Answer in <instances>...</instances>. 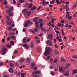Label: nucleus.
I'll return each mask as SVG.
<instances>
[{
    "instance_id": "nucleus-31",
    "label": "nucleus",
    "mask_w": 77,
    "mask_h": 77,
    "mask_svg": "<svg viewBox=\"0 0 77 77\" xmlns=\"http://www.w3.org/2000/svg\"><path fill=\"white\" fill-rule=\"evenodd\" d=\"M13 9H14V8L13 7H11L9 8V11H13Z\"/></svg>"
},
{
    "instance_id": "nucleus-2",
    "label": "nucleus",
    "mask_w": 77,
    "mask_h": 77,
    "mask_svg": "<svg viewBox=\"0 0 77 77\" xmlns=\"http://www.w3.org/2000/svg\"><path fill=\"white\" fill-rule=\"evenodd\" d=\"M30 24H33V22L30 20H27L25 24H24V26L25 27H29V26L30 25Z\"/></svg>"
},
{
    "instance_id": "nucleus-23",
    "label": "nucleus",
    "mask_w": 77,
    "mask_h": 77,
    "mask_svg": "<svg viewBox=\"0 0 77 77\" xmlns=\"http://www.w3.org/2000/svg\"><path fill=\"white\" fill-rule=\"evenodd\" d=\"M6 24L8 25H9L10 24H11V22H9V21L8 20L6 22Z\"/></svg>"
},
{
    "instance_id": "nucleus-61",
    "label": "nucleus",
    "mask_w": 77,
    "mask_h": 77,
    "mask_svg": "<svg viewBox=\"0 0 77 77\" xmlns=\"http://www.w3.org/2000/svg\"><path fill=\"white\" fill-rule=\"evenodd\" d=\"M38 24H39V22L37 21L35 23V25H38Z\"/></svg>"
},
{
    "instance_id": "nucleus-60",
    "label": "nucleus",
    "mask_w": 77,
    "mask_h": 77,
    "mask_svg": "<svg viewBox=\"0 0 77 77\" xmlns=\"http://www.w3.org/2000/svg\"><path fill=\"white\" fill-rule=\"evenodd\" d=\"M35 66V63H32L31 64V66L32 67L34 66Z\"/></svg>"
},
{
    "instance_id": "nucleus-14",
    "label": "nucleus",
    "mask_w": 77,
    "mask_h": 77,
    "mask_svg": "<svg viewBox=\"0 0 77 77\" xmlns=\"http://www.w3.org/2000/svg\"><path fill=\"white\" fill-rule=\"evenodd\" d=\"M27 11L26 9H25L23 10L22 11L23 13V14H26V13H27Z\"/></svg>"
},
{
    "instance_id": "nucleus-50",
    "label": "nucleus",
    "mask_w": 77,
    "mask_h": 77,
    "mask_svg": "<svg viewBox=\"0 0 77 77\" xmlns=\"http://www.w3.org/2000/svg\"><path fill=\"white\" fill-rule=\"evenodd\" d=\"M15 26V24L14 23L12 24L11 25H10V27H14Z\"/></svg>"
},
{
    "instance_id": "nucleus-45",
    "label": "nucleus",
    "mask_w": 77,
    "mask_h": 77,
    "mask_svg": "<svg viewBox=\"0 0 77 77\" xmlns=\"http://www.w3.org/2000/svg\"><path fill=\"white\" fill-rule=\"evenodd\" d=\"M5 18H6V19H7V20H8V19H10V17H9V16H7L5 17Z\"/></svg>"
},
{
    "instance_id": "nucleus-39",
    "label": "nucleus",
    "mask_w": 77,
    "mask_h": 77,
    "mask_svg": "<svg viewBox=\"0 0 77 77\" xmlns=\"http://www.w3.org/2000/svg\"><path fill=\"white\" fill-rule=\"evenodd\" d=\"M47 25L48 26H51V27L52 26V25L51 24V22H49V23L47 24Z\"/></svg>"
},
{
    "instance_id": "nucleus-54",
    "label": "nucleus",
    "mask_w": 77,
    "mask_h": 77,
    "mask_svg": "<svg viewBox=\"0 0 77 77\" xmlns=\"http://www.w3.org/2000/svg\"><path fill=\"white\" fill-rule=\"evenodd\" d=\"M58 68H56L54 69V70L55 71H58Z\"/></svg>"
},
{
    "instance_id": "nucleus-57",
    "label": "nucleus",
    "mask_w": 77,
    "mask_h": 77,
    "mask_svg": "<svg viewBox=\"0 0 77 77\" xmlns=\"http://www.w3.org/2000/svg\"><path fill=\"white\" fill-rule=\"evenodd\" d=\"M63 48H65V46L64 45L63 46H61V50H63Z\"/></svg>"
},
{
    "instance_id": "nucleus-16",
    "label": "nucleus",
    "mask_w": 77,
    "mask_h": 77,
    "mask_svg": "<svg viewBox=\"0 0 77 77\" xmlns=\"http://www.w3.org/2000/svg\"><path fill=\"white\" fill-rule=\"evenodd\" d=\"M9 35L10 36H12V35H15V33L10 32L9 33Z\"/></svg>"
},
{
    "instance_id": "nucleus-38",
    "label": "nucleus",
    "mask_w": 77,
    "mask_h": 77,
    "mask_svg": "<svg viewBox=\"0 0 77 77\" xmlns=\"http://www.w3.org/2000/svg\"><path fill=\"white\" fill-rule=\"evenodd\" d=\"M55 1V0H53V1H52L50 2V4H53V3Z\"/></svg>"
},
{
    "instance_id": "nucleus-9",
    "label": "nucleus",
    "mask_w": 77,
    "mask_h": 77,
    "mask_svg": "<svg viewBox=\"0 0 77 77\" xmlns=\"http://www.w3.org/2000/svg\"><path fill=\"white\" fill-rule=\"evenodd\" d=\"M47 44L49 45H52V43L49 40H48V41L47 42Z\"/></svg>"
},
{
    "instance_id": "nucleus-13",
    "label": "nucleus",
    "mask_w": 77,
    "mask_h": 77,
    "mask_svg": "<svg viewBox=\"0 0 77 77\" xmlns=\"http://www.w3.org/2000/svg\"><path fill=\"white\" fill-rule=\"evenodd\" d=\"M10 38L12 39H16V37L14 36H11Z\"/></svg>"
},
{
    "instance_id": "nucleus-63",
    "label": "nucleus",
    "mask_w": 77,
    "mask_h": 77,
    "mask_svg": "<svg viewBox=\"0 0 77 77\" xmlns=\"http://www.w3.org/2000/svg\"><path fill=\"white\" fill-rule=\"evenodd\" d=\"M34 39H38V37L37 36H35L34 37Z\"/></svg>"
},
{
    "instance_id": "nucleus-53",
    "label": "nucleus",
    "mask_w": 77,
    "mask_h": 77,
    "mask_svg": "<svg viewBox=\"0 0 77 77\" xmlns=\"http://www.w3.org/2000/svg\"><path fill=\"white\" fill-rule=\"evenodd\" d=\"M57 59H56L54 61V63H57Z\"/></svg>"
},
{
    "instance_id": "nucleus-37",
    "label": "nucleus",
    "mask_w": 77,
    "mask_h": 77,
    "mask_svg": "<svg viewBox=\"0 0 77 77\" xmlns=\"http://www.w3.org/2000/svg\"><path fill=\"white\" fill-rule=\"evenodd\" d=\"M29 31L32 33H35V31L32 29H30L29 30Z\"/></svg>"
},
{
    "instance_id": "nucleus-21",
    "label": "nucleus",
    "mask_w": 77,
    "mask_h": 77,
    "mask_svg": "<svg viewBox=\"0 0 77 77\" xmlns=\"http://www.w3.org/2000/svg\"><path fill=\"white\" fill-rule=\"evenodd\" d=\"M20 74L21 75V77H24V75H26V73H20Z\"/></svg>"
},
{
    "instance_id": "nucleus-6",
    "label": "nucleus",
    "mask_w": 77,
    "mask_h": 77,
    "mask_svg": "<svg viewBox=\"0 0 77 77\" xmlns=\"http://www.w3.org/2000/svg\"><path fill=\"white\" fill-rule=\"evenodd\" d=\"M31 45H30V48H33L34 47H35V45H34V43L33 42H31Z\"/></svg>"
},
{
    "instance_id": "nucleus-41",
    "label": "nucleus",
    "mask_w": 77,
    "mask_h": 77,
    "mask_svg": "<svg viewBox=\"0 0 77 77\" xmlns=\"http://www.w3.org/2000/svg\"><path fill=\"white\" fill-rule=\"evenodd\" d=\"M10 66L11 67H13L14 66V64L13 63H11L10 65Z\"/></svg>"
},
{
    "instance_id": "nucleus-22",
    "label": "nucleus",
    "mask_w": 77,
    "mask_h": 77,
    "mask_svg": "<svg viewBox=\"0 0 77 77\" xmlns=\"http://www.w3.org/2000/svg\"><path fill=\"white\" fill-rule=\"evenodd\" d=\"M32 6H33V4L32 3H31L29 5L28 8H31Z\"/></svg>"
},
{
    "instance_id": "nucleus-19",
    "label": "nucleus",
    "mask_w": 77,
    "mask_h": 77,
    "mask_svg": "<svg viewBox=\"0 0 77 77\" xmlns=\"http://www.w3.org/2000/svg\"><path fill=\"white\" fill-rule=\"evenodd\" d=\"M26 62L27 63H30V60L29 58H27L26 60Z\"/></svg>"
},
{
    "instance_id": "nucleus-36",
    "label": "nucleus",
    "mask_w": 77,
    "mask_h": 77,
    "mask_svg": "<svg viewBox=\"0 0 77 77\" xmlns=\"http://www.w3.org/2000/svg\"><path fill=\"white\" fill-rule=\"evenodd\" d=\"M10 44L12 45H14V42H13V41H11L10 42Z\"/></svg>"
},
{
    "instance_id": "nucleus-17",
    "label": "nucleus",
    "mask_w": 77,
    "mask_h": 77,
    "mask_svg": "<svg viewBox=\"0 0 77 77\" xmlns=\"http://www.w3.org/2000/svg\"><path fill=\"white\" fill-rule=\"evenodd\" d=\"M54 53L55 54H56L57 55H59V51H58L55 50L54 51Z\"/></svg>"
},
{
    "instance_id": "nucleus-40",
    "label": "nucleus",
    "mask_w": 77,
    "mask_h": 77,
    "mask_svg": "<svg viewBox=\"0 0 77 77\" xmlns=\"http://www.w3.org/2000/svg\"><path fill=\"white\" fill-rule=\"evenodd\" d=\"M13 2L14 5H16V4H17V2H16L15 0H13Z\"/></svg>"
},
{
    "instance_id": "nucleus-32",
    "label": "nucleus",
    "mask_w": 77,
    "mask_h": 77,
    "mask_svg": "<svg viewBox=\"0 0 77 77\" xmlns=\"http://www.w3.org/2000/svg\"><path fill=\"white\" fill-rule=\"evenodd\" d=\"M3 4L6 5L8 4V2L6 1H5L3 2Z\"/></svg>"
},
{
    "instance_id": "nucleus-35",
    "label": "nucleus",
    "mask_w": 77,
    "mask_h": 77,
    "mask_svg": "<svg viewBox=\"0 0 77 77\" xmlns=\"http://www.w3.org/2000/svg\"><path fill=\"white\" fill-rule=\"evenodd\" d=\"M73 72L74 73V74H76V73H77V69L74 70H73Z\"/></svg>"
},
{
    "instance_id": "nucleus-25",
    "label": "nucleus",
    "mask_w": 77,
    "mask_h": 77,
    "mask_svg": "<svg viewBox=\"0 0 77 77\" xmlns=\"http://www.w3.org/2000/svg\"><path fill=\"white\" fill-rule=\"evenodd\" d=\"M38 20H39V18L38 17H35L34 19V21H37Z\"/></svg>"
},
{
    "instance_id": "nucleus-8",
    "label": "nucleus",
    "mask_w": 77,
    "mask_h": 77,
    "mask_svg": "<svg viewBox=\"0 0 77 77\" xmlns=\"http://www.w3.org/2000/svg\"><path fill=\"white\" fill-rule=\"evenodd\" d=\"M65 76H69V72L68 71H67L65 74Z\"/></svg>"
},
{
    "instance_id": "nucleus-33",
    "label": "nucleus",
    "mask_w": 77,
    "mask_h": 77,
    "mask_svg": "<svg viewBox=\"0 0 77 77\" xmlns=\"http://www.w3.org/2000/svg\"><path fill=\"white\" fill-rule=\"evenodd\" d=\"M69 16H70V15H69V14H67L66 15V18L67 19H68V17H69Z\"/></svg>"
},
{
    "instance_id": "nucleus-51",
    "label": "nucleus",
    "mask_w": 77,
    "mask_h": 77,
    "mask_svg": "<svg viewBox=\"0 0 77 77\" xmlns=\"http://www.w3.org/2000/svg\"><path fill=\"white\" fill-rule=\"evenodd\" d=\"M12 27H8V30H12Z\"/></svg>"
},
{
    "instance_id": "nucleus-15",
    "label": "nucleus",
    "mask_w": 77,
    "mask_h": 77,
    "mask_svg": "<svg viewBox=\"0 0 77 77\" xmlns=\"http://www.w3.org/2000/svg\"><path fill=\"white\" fill-rule=\"evenodd\" d=\"M27 38L26 37H25L23 39V43H25L26 42V40H27Z\"/></svg>"
},
{
    "instance_id": "nucleus-47",
    "label": "nucleus",
    "mask_w": 77,
    "mask_h": 77,
    "mask_svg": "<svg viewBox=\"0 0 77 77\" xmlns=\"http://www.w3.org/2000/svg\"><path fill=\"white\" fill-rule=\"evenodd\" d=\"M0 66H3V62L2 61L0 62Z\"/></svg>"
},
{
    "instance_id": "nucleus-59",
    "label": "nucleus",
    "mask_w": 77,
    "mask_h": 77,
    "mask_svg": "<svg viewBox=\"0 0 77 77\" xmlns=\"http://www.w3.org/2000/svg\"><path fill=\"white\" fill-rule=\"evenodd\" d=\"M69 64L68 63L66 64V66L67 68H69Z\"/></svg>"
},
{
    "instance_id": "nucleus-20",
    "label": "nucleus",
    "mask_w": 77,
    "mask_h": 77,
    "mask_svg": "<svg viewBox=\"0 0 77 77\" xmlns=\"http://www.w3.org/2000/svg\"><path fill=\"white\" fill-rule=\"evenodd\" d=\"M60 4H61V3H63L64 4H65V3H66V2L62 0H60Z\"/></svg>"
},
{
    "instance_id": "nucleus-64",
    "label": "nucleus",
    "mask_w": 77,
    "mask_h": 77,
    "mask_svg": "<svg viewBox=\"0 0 77 77\" xmlns=\"http://www.w3.org/2000/svg\"><path fill=\"white\" fill-rule=\"evenodd\" d=\"M72 16H69V17H68V19H69L70 20H71V18H72Z\"/></svg>"
},
{
    "instance_id": "nucleus-24",
    "label": "nucleus",
    "mask_w": 77,
    "mask_h": 77,
    "mask_svg": "<svg viewBox=\"0 0 77 77\" xmlns=\"http://www.w3.org/2000/svg\"><path fill=\"white\" fill-rule=\"evenodd\" d=\"M30 14H31V11H29L27 13V15L29 16V15H30Z\"/></svg>"
},
{
    "instance_id": "nucleus-29",
    "label": "nucleus",
    "mask_w": 77,
    "mask_h": 77,
    "mask_svg": "<svg viewBox=\"0 0 77 77\" xmlns=\"http://www.w3.org/2000/svg\"><path fill=\"white\" fill-rule=\"evenodd\" d=\"M61 60L62 62H66V60L65 59H63V58H61Z\"/></svg>"
},
{
    "instance_id": "nucleus-5",
    "label": "nucleus",
    "mask_w": 77,
    "mask_h": 77,
    "mask_svg": "<svg viewBox=\"0 0 77 77\" xmlns=\"http://www.w3.org/2000/svg\"><path fill=\"white\" fill-rule=\"evenodd\" d=\"M23 47H25L26 49H29V46L27 44L23 45Z\"/></svg>"
},
{
    "instance_id": "nucleus-18",
    "label": "nucleus",
    "mask_w": 77,
    "mask_h": 77,
    "mask_svg": "<svg viewBox=\"0 0 77 77\" xmlns=\"http://www.w3.org/2000/svg\"><path fill=\"white\" fill-rule=\"evenodd\" d=\"M52 37H53V35H48V38L50 39H51L52 40H53V38H52Z\"/></svg>"
},
{
    "instance_id": "nucleus-58",
    "label": "nucleus",
    "mask_w": 77,
    "mask_h": 77,
    "mask_svg": "<svg viewBox=\"0 0 77 77\" xmlns=\"http://www.w3.org/2000/svg\"><path fill=\"white\" fill-rule=\"evenodd\" d=\"M54 68V66H50V68L51 69H53Z\"/></svg>"
},
{
    "instance_id": "nucleus-52",
    "label": "nucleus",
    "mask_w": 77,
    "mask_h": 77,
    "mask_svg": "<svg viewBox=\"0 0 77 77\" xmlns=\"http://www.w3.org/2000/svg\"><path fill=\"white\" fill-rule=\"evenodd\" d=\"M68 5H65L64 7H63V9H66V8H68Z\"/></svg>"
},
{
    "instance_id": "nucleus-48",
    "label": "nucleus",
    "mask_w": 77,
    "mask_h": 77,
    "mask_svg": "<svg viewBox=\"0 0 77 77\" xmlns=\"http://www.w3.org/2000/svg\"><path fill=\"white\" fill-rule=\"evenodd\" d=\"M17 6L19 8H20L21 6V5L20 4V2L17 4Z\"/></svg>"
},
{
    "instance_id": "nucleus-55",
    "label": "nucleus",
    "mask_w": 77,
    "mask_h": 77,
    "mask_svg": "<svg viewBox=\"0 0 77 77\" xmlns=\"http://www.w3.org/2000/svg\"><path fill=\"white\" fill-rule=\"evenodd\" d=\"M64 22H65V20H61L60 21V23H63Z\"/></svg>"
},
{
    "instance_id": "nucleus-44",
    "label": "nucleus",
    "mask_w": 77,
    "mask_h": 77,
    "mask_svg": "<svg viewBox=\"0 0 77 77\" xmlns=\"http://www.w3.org/2000/svg\"><path fill=\"white\" fill-rule=\"evenodd\" d=\"M62 69H62V67H60L59 68V70L60 71H62Z\"/></svg>"
},
{
    "instance_id": "nucleus-30",
    "label": "nucleus",
    "mask_w": 77,
    "mask_h": 77,
    "mask_svg": "<svg viewBox=\"0 0 77 77\" xmlns=\"http://www.w3.org/2000/svg\"><path fill=\"white\" fill-rule=\"evenodd\" d=\"M24 0H20L19 1V3H21L24 2Z\"/></svg>"
},
{
    "instance_id": "nucleus-27",
    "label": "nucleus",
    "mask_w": 77,
    "mask_h": 77,
    "mask_svg": "<svg viewBox=\"0 0 77 77\" xmlns=\"http://www.w3.org/2000/svg\"><path fill=\"white\" fill-rule=\"evenodd\" d=\"M56 2H57V5H60V3L59 2V0H56Z\"/></svg>"
},
{
    "instance_id": "nucleus-49",
    "label": "nucleus",
    "mask_w": 77,
    "mask_h": 77,
    "mask_svg": "<svg viewBox=\"0 0 77 77\" xmlns=\"http://www.w3.org/2000/svg\"><path fill=\"white\" fill-rule=\"evenodd\" d=\"M30 40H31V38H28L27 40V42H29V41H30Z\"/></svg>"
},
{
    "instance_id": "nucleus-34",
    "label": "nucleus",
    "mask_w": 77,
    "mask_h": 77,
    "mask_svg": "<svg viewBox=\"0 0 77 77\" xmlns=\"http://www.w3.org/2000/svg\"><path fill=\"white\" fill-rule=\"evenodd\" d=\"M6 45L7 47H8V48H11V46L9 45Z\"/></svg>"
},
{
    "instance_id": "nucleus-4",
    "label": "nucleus",
    "mask_w": 77,
    "mask_h": 77,
    "mask_svg": "<svg viewBox=\"0 0 77 77\" xmlns=\"http://www.w3.org/2000/svg\"><path fill=\"white\" fill-rule=\"evenodd\" d=\"M41 73V71H35L33 72V74H34L35 75H36V74H40Z\"/></svg>"
},
{
    "instance_id": "nucleus-11",
    "label": "nucleus",
    "mask_w": 77,
    "mask_h": 77,
    "mask_svg": "<svg viewBox=\"0 0 77 77\" xmlns=\"http://www.w3.org/2000/svg\"><path fill=\"white\" fill-rule=\"evenodd\" d=\"M36 6H33L32 7L31 9L32 10V11H33L34 10H35L36 9Z\"/></svg>"
},
{
    "instance_id": "nucleus-7",
    "label": "nucleus",
    "mask_w": 77,
    "mask_h": 77,
    "mask_svg": "<svg viewBox=\"0 0 77 77\" xmlns=\"http://www.w3.org/2000/svg\"><path fill=\"white\" fill-rule=\"evenodd\" d=\"M9 71L11 74H13V73H14V69L12 68H10L9 69Z\"/></svg>"
},
{
    "instance_id": "nucleus-12",
    "label": "nucleus",
    "mask_w": 77,
    "mask_h": 77,
    "mask_svg": "<svg viewBox=\"0 0 77 77\" xmlns=\"http://www.w3.org/2000/svg\"><path fill=\"white\" fill-rule=\"evenodd\" d=\"M6 12H7V13L8 14H14V12H11L9 10L7 11Z\"/></svg>"
},
{
    "instance_id": "nucleus-1",
    "label": "nucleus",
    "mask_w": 77,
    "mask_h": 77,
    "mask_svg": "<svg viewBox=\"0 0 77 77\" xmlns=\"http://www.w3.org/2000/svg\"><path fill=\"white\" fill-rule=\"evenodd\" d=\"M1 53L2 55H4L6 54V53L8 52V50L6 47H4L2 48L1 49Z\"/></svg>"
},
{
    "instance_id": "nucleus-3",
    "label": "nucleus",
    "mask_w": 77,
    "mask_h": 77,
    "mask_svg": "<svg viewBox=\"0 0 77 77\" xmlns=\"http://www.w3.org/2000/svg\"><path fill=\"white\" fill-rule=\"evenodd\" d=\"M51 51V49H48L46 50L44 54L45 55V56H48V54L50 53Z\"/></svg>"
},
{
    "instance_id": "nucleus-28",
    "label": "nucleus",
    "mask_w": 77,
    "mask_h": 77,
    "mask_svg": "<svg viewBox=\"0 0 77 77\" xmlns=\"http://www.w3.org/2000/svg\"><path fill=\"white\" fill-rule=\"evenodd\" d=\"M72 57L74 59H77V56L76 55H74Z\"/></svg>"
},
{
    "instance_id": "nucleus-10",
    "label": "nucleus",
    "mask_w": 77,
    "mask_h": 77,
    "mask_svg": "<svg viewBox=\"0 0 77 77\" xmlns=\"http://www.w3.org/2000/svg\"><path fill=\"white\" fill-rule=\"evenodd\" d=\"M19 62L20 63H23V62H24V59H23V58L21 59L19 61Z\"/></svg>"
},
{
    "instance_id": "nucleus-42",
    "label": "nucleus",
    "mask_w": 77,
    "mask_h": 77,
    "mask_svg": "<svg viewBox=\"0 0 77 77\" xmlns=\"http://www.w3.org/2000/svg\"><path fill=\"white\" fill-rule=\"evenodd\" d=\"M40 28H42V27H43V24H42V23H41L40 25Z\"/></svg>"
},
{
    "instance_id": "nucleus-56",
    "label": "nucleus",
    "mask_w": 77,
    "mask_h": 77,
    "mask_svg": "<svg viewBox=\"0 0 77 77\" xmlns=\"http://www.w3.org/2000/svg\"><path fill=\"white\" fill-rule=\"evenodd\" d=\"M34 70H35V71H36L37 69H38V68H37V67H34Z\"/></svg>"
},
{
    "instance_id": "nucleus-46",
    "label": "nucleus",
    "mask_w": 77,
    "mask_h": 77,
    "mask_svg": "<svg viewBox=\"0 0 77 77\" xmlns=\"http://www.w3.org/2000/svg\"><path fill=\"white\" fill-rule=\"evenodd\" d=\"M40 42H41V41L39 40H37L36 41V42L37 44H39V43H40Z\"/></svg>"
},
{
    "instance_id": "nucleus-43",
    "label": "nucleus",
    "mask_w": 77,
    "mask_h": 77,
    "mask_svg": "<svg viewBox=\"0 0 77 77\" xmlns=\"http://www.w3.org/2000/svg\"><path fill=\"white\" fill-rule=\"evenodd\" d=\"M8 15L10 17H14V14H13L11 13L10 14H8Z\"/></svg>"
},
{
    "instance_id": "nucleus-62",
    "label": "nucleus",
    "mask_w": 77,
    "mask_h": 77,
    "mask_svg": "<svg viewBox=\"0 0 77 77\" xmlns=\"http://www.w3.org/2000/svg\"><path fill=\"white\" fill-rule=\"evenodd\" d=\"M29 5V3H26L25 4V6H27Z\"/></svg>"
},
{
    "instance_id": "nucleus-26",
    "label": "nucleus",
    "mask_w": 77,
    "mask_h": 77,
    "mask_svg": "<svg viewBox=\"0 0 77 77\" xmlns=\"http://www.w3.org/2000/svg\"><path fill=\"white\" fill-rule=\"evenodd\" d=\"M14 53L15 54H17L18 53V51L16 50L14 51Z\"/></svg>"
}]
</instances>
